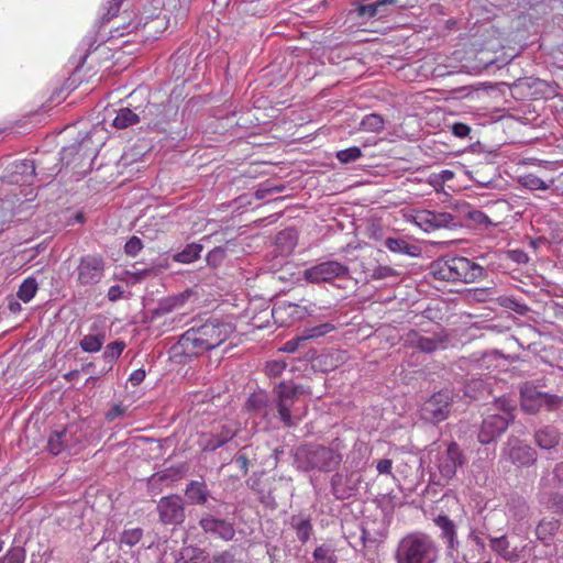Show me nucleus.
Returning a JSON list of instances; mask_svg holds the SVG:
<instances>
[{"mask_svg":"<svg viewBox=\"0 0 563 563\" xmlns=\"http://www.w3.org/2000/svg\"><path fill=\"white\" fill-rule=\"evenodd\" d=\"M234 328L231 323L218 319L192 325L185 331L172 347L175 357L184 356L188 360L198 357L206 352L217 349L232 334Z\"/></svg>","mask_w":563,"mask_h":563,"instance_id":"f257e3e1","label":"nucleus"},{"mask_svg":"<svg viewBox=\"0 0 563 563\" xmlns=\"http://www.w3.org/2000/svg\"><path fill=\"white\" fill-rule=\"evenodd\" d=\"M309 394V387L292 380H283L274 387L273 405L284 427H297L302 420L306 415V406L301 405L300 397Z\"/></svg>","mask_w":563,"mask_h":563,"instance_id":"f03ea898","label":"nucleus"},{"mask_svg":"<svg viewBox=\"0 0 563 563\" xmlns=\"http://www.w3.org/2000/svg\"><path fill=\"white\" fill-rule=\"evenodd\" d=\"M342 461L343 455L338 449L322 444H303L294 452V464L302 472L317 470L329 473L336 470Z\"/></svg>","mask_w":563,"mask_h":563,"instance_id":"7ed1b4c3","label":"nucleus"},{"mask_svg":"<svg viewBox=\"0 0 563 563\" xmlns=\"http://www.w3.org/2000/svg\"><path fill=\"white\" fill-rule=\"evenodd\" d=\"M431 273L439 280L471 284L483 278L485 269L466 257L444 256L431 264Z\"/></svg>","mask_w":563,"mask_h":563,"instance_id":"20e7f679","label":"nucleus"},{"mask_svg":"<svg viewBox=\"0 0 563 563\" xmlns=\"http://www.w3.org/2000/svg\"><path fill=\"white\" fill-rule=\"evenodd\" d=\"M439 549L435 541L421 532L404 537L395 551L397 563H437Z\"/></svg>","mask_w":563,"mask_h":563,"instance_id":"39448f33","label":"nucleus"},{"mask_svg":"<svg viewBox=\"0 0 563 563\" xmlns=\"http://www.w3.org/2000/svg\"><path fill=\"white\" fill-rule=\"evenodd\" d=\"M520 408L527 415H537L541 409L555 412L563 408V396L542 390V386L526 382L519 387Z\"/></svg>","mask_w":563,"mask_h":563,"instance_id":"423d86ee","label":"nucleus"},{"mask_svg":"<svg viewBox=\"0 0 563 563\" xmlns=\"http://www.w3.org/2000/svg\"><path fill=\"white\" fill-rule=\"evenodd\" d=\"M303 278L311 284H332L334 280H350L352 277L349 266L339 261H324L307 268Z\"/></svg>","mask_w":563,"mask_h":563,"instance_id":"0eeeda50","label":"nucleus"},{"mask_svg":"<svg viewBox=\"0 0 563 563\" xmlns=\"http://www.w3.org/2000/svg\"><path fill=\"white\" fill-rule=\"evenodd\" d=\"M454 402L452 390L444 389L434 393L428 398L421 409V418L430 423L437 424L449 418Z\"/></svg>","mask_w":563,"mask_h":563,"instance_id":"6e6552de","label":"nucleus"},{"mask_svg":"<svg viewBox=\"0 0 563 563\" xmlns=\"http://www.w3.org/2000/svg\"><path fill=\"white\" fill-rule=\"evenodd\" d=\"M501 457L518 467H532L537 464L538 452L530 444L510 435L501 449Z\"/></svg>","mask_w":563,"mask_h":563,"instance_id":"1a4fd4ad","label":"nucleus"},{"mask_svg":"<svg viewBox=\"0 0 563 563\" xmlns=\"http://www.w3.org/2000/svg\"><path fill=\"white\" fill-rule=\"evenodd\" d=\"M37 168L38 165L33 159L15 162L12 165L11 173L8 175L9 183L20 185L32 184L33 178L40 174L42 175L41 181H48L60 170L57 164L51 168H40L38 173L36 172Z\"/></svg>","mask_w":563,"mask_h":563,"instance_id":"9d476101","label":"nucleus"},{"mask_svg":"<svg viewBox=\"0 0 563 563\" xmlns=\"http://www.w3.org/2000/svg\"><path fill=\"white\" fill-rule=\"evenodd\" d=\"M156 512L163 526L177 527L186 520L185 501L177 494L162 497L156 505Z\"/></svg>","mask_w":563,"mask_h":563,"instance_id":"9b49d317","label":"nucleus"},{"mask_svg":"<svg viewBox=\"0 0 563 563\" xmlns=\"http://www.w3.org/2000/svg\"><path fill=\"white\" fill-rule=\"evenodd\" d=\"M87 143H90L89 139H84L78 143H74L69 146L63 147L60 151V163L64 166L73 165L74 168H79V173L86 174L90 169L91 162L96 154L92 150H87Z\"/></svg>","mask_w":563,"mask_h":563,"instance_id":"f8f14e48","label":"nucleus"},{"mask_svg":"<svg viewBox=\"0 0 563 563\" xmlns=\"http://www.w3.org/2000/svg\"><path fill=\"white\" fill-rule=\"evenodd\" d=\"M466 455L456 442H450L444 452L439 454L437 467L442 478L450 481L455 477L460 467L466 463Z\"/></svg>","mask_w":563,"mask_h":563,"instance_id":"ddd939ff","label":"nucleus"},{"mask_svg":"<svg viewBox=\"0 0 563 563\" xmlns=\"http://www.w3.org/2000/svg\"><path fill=\"white\" fill-rule=\"evenodd\" d=\"M362 475L358 472H336L330 481L331 493L338 500H345L358 494Z\"/></svg>","mask_w":563,"mask_h":563,"instance_id":"4468645a","label":"nucleus"},{"mask_svg":"<svg viewBox=\"0 0 563 563\" xmlns=\"http://www.w3.org/2000/svg\"><path fill=\"white\" fill-rule=\"evenodd\" d=\"M106 269V262L101 255L88 254L82 256L77 266V280L81 286L98 284Z\"/></svg>","mask_w":563,"mask_h":563,"instance_id":"2eb2a0df","label":"nucleus"},{"mask_svg":"<svg viewBox=\"0 0 563 563\" xmlns=\"http://www.w3.org/2000/svg\"><path fill=\"white\" fill-rule=\"evenodd\" d=\"M510 424L511 417H501L500 413L488 415L479 426L477 433L478 442L484 445L496 442Z\"/></svg>","mask_w":563,"mask_h":563,"instance_id":"dca6fc26","label":"nucleus"},{"mask_svg":"<svg viewBox=\"0 0 563 563\" xmlns=\"http://www.w3.org/2000/svg\"><path fill=\"white\" fill-rule=\"evenodd\" d=\"M205 533L217 536L224 541H232L235 537V522L233 519L221 518L216 514H207L199 520Z\"/></svg>","mask_w":563,"mask_h":563,"instance_id":"f3484780","label":"nucleus"},{"mask_svg":"<svg viewBox=\"0 0 563 563\" xmlns=\"http://www.w3.org/2000/svg\"><path fill=\"white\" fill-rule=\"evenodd\" d=\"M419 224L424 225V230L453 229L462 225L461 219L450 212H437L424 210L418 216Z\"/></svg>","mask_w":563,"mask_h":563,"instance_id":"a211bd4d","label":"nucleus"},{"mask_svg":"<svg viewBox=\"0 0 563 563\" xmlns=\"http://www.w3.org/2000/svg\"><path fill=\"white\" fill-rule=\"evenodd\" d=\"M238 429L232 424H221L213 429L210 433L203 434L201 438V448L205 452H212L223 446L236 435Z\"/></svg>","mask_w":563,"mask_h":563,"instance_id":"6ab92c4d","label":"nucleus"},{"mask_svg":"<svg viewBox=\"0 0 563 563\" xmlns=\"http://www.w3.org/2000/svg\"><path fill=\"white\" fill-rule=\"evenodd\" d=\"M433 522L441 531L440 537L446 544L448 553L453 555L454 552H457L460 547L455 522L444 514L437 516Z\"/></svg>","mask_w":563,"mask_h":563,"instance_id":"aec40b11","label":"nucleus"},{"mask_svg":"<svg viewBox=\"0 0 563 563\" xmlns=\"http://www.w3.org/2000/svg\"><path fill=\"white\" fill-rule=\"evenodd\" d=\"M74 435L73 426L53 431L47 441L48 451L53 455H58L63 451L71 449L78 442V439H74Z\"/></svg>","mask_w":563,"mask_h":563,"instance_id":"412c9836","label":"nucleus"},{"mask_svg":"<svg viewBox=\"0 0 563 563\" xmlns=\"http://www.w3.org/2000/svg\"><path fill=\"white\" fill-rule=\"evenodd\" d=\"M245 407L249 412L267 419L274 410L273 401L271 402L268 395L264 391L253 393L246 400Z\"/></svg>","mask_w":563,"mask_h":563,"instance_id":"4be33fe9","label":"nucleus"},{"mask_svg":"<svg viewBox=\"0 0 563 563\" xmlns=\"http://www.w3.org/2000/svg\"><path fill=\"white\" fill-rule=\"evenodd\" d=\"M544 81L536 77H523L516 79L510 89L519 99L531 98L541 91Z\"/></svg>","mask_w":563,"mask_h":563,"instance_id":"5701e85b","label":"nucleus"},{"mask_svg":"<svg viewBox=\"0 0 563 563\" xmlns=\"http://www.w3.org/2000/svg\"><path fill=\"white\" fill-rule=\"evenodd\" d=\"M184 477V471L180 467L170 466L163 471L154 473L148 478V485L152 489L162 490L163 486L180 481Z\"/></svg>","mask_w":563,"mask_h":563,"instance_id":"b1692460","label":"nucleus"},{"mask_svg":"<svg viewBox=\"0 0 563 563\" xmlns=\"http://www.w3.org/2000/svg\"><path fill=\"white\" fill-rule=\"evenodd\" d=\"M533 439L541 450H551L559 445L561 435L555 427L543 426L534 431Z\"/></svg>","mask_w":563,"mask_h":563,"instance_id":"393cba45","label":"nucleus"},{"mask_svg":"<svg viewBox=\"0 0 563 563\" xmlns=\"http://www.w3.org/2000/svg\"><path fill=\"white\" fill-rule=\"evenodd\" d=\"M492 378H471L465 383L464 396L473 400L484 399L493 391Z\"/></svg>","mask_w":563,"mask_h":563,"instance_id":"a878e982","label":"nucleus"},{"mask_svg":"<svg viewBox=\"0 0 563 563\" xmlns=\"http://www.w3.org/2000/svg\"><path fill=\"white\" fill-rule=\"evenodd\" d=\"M290 527L296 531L297 539L302 543H307L313 532V526L309 515H292L289 518Z\"/></svg>","mask_w":563,"mask_h":563,"instance_id":"bb28decb","label":"nucleus"},{"mask_svg":"<svg viewBox=\"0 0 563 563\" xmlns=\"http://www.w3.org/2000/svg\"><path fill=\"white\" fill-rule=\"evenodd\" d=\"M185 496L191 505H203L207 503L210 492L205 482L190 481L186 486Z\"/></svg>","mask_w":563,"mask_h":563,"instance_id":"cd10ccee","label":"nucleus"},{"mask_svg":"<svg viewBox=\"0 0 563 563\" xmlns=\"http://www.w3.org/2000/svg\"><path fill=\"white\" fill-rule=\"evenodd\" d=\"M175 563H211L209 554L198 547H184L176 558Z\"/></svg>","mask_w":563,"mask_h":563,"instance_id":"c85d7f7f","label":"nucleus"},{"mask_svg":"<svg viewBox=\"0 0 563 563\" xmlns=\"http://www.w3.org/2000/svg\"><path fill=\"white\" fill-rule=\"evenodd\" d=\"M384 244L389 251L394 253L407 254L412 257L419 256L421 253L419 246L410 244L401 238H388L385 240Z\"/></svg>","mask_w":563,"mask_h":563,"instance_id":"c756f323","label":"nucleus"},{"mask_svg":"<svg viewBox=\"0 0 563 563\" xmlns=\"http://www.w3.org/2000/svg\"><path fill=\"white\" fill-rule=\"evenodd\" d=\"M509 514L517 520H522L528 517L530 507L525 497L519 495H511L507 503Z\"/></svg>","mask_w":563,"mask_h":563,"instance_id":"7c9ffc66","label":"nucleus"},{"mask_svg":"<svg viewBox=\"0 0 563 563\" xmlns=\"http://www.w3.org/2000/svg\"><path fill=\"white\" fill-rule=\"evenodd\" d=\"M490 548L494 552H496L498 555H500L506 561H515L517 559V554L511 551L509 541L506 536L501 537H490Z\"/></svg>","mask_w":563,"mask_h":563,"instance_id":"2f4dec72","label":"nucleus"},{"mask_svg":"<svg viewBox=\"0 0 563 563\" xmlns=\"http://www.w3.org/2000/svg\"><path fill=\"white\" fill-rule=\"evenodd\" d=\"M202 245L199 243L187 244L184 250L173 255V260L178 263L189 264L200 257Z\"/></svg>","mask_w":563,"mask_h":563,"instance_id":"473e14b6","label":"nucleus"},{"mask_svg":"<svg viewBox=\"0 0 563 563\" xmlns=\"http://www.w3.org/2000/svg\"><path fill=\"white\" fill-rule=\"evenodd\" d=\"M140 121L139 114H136L130 108H121L117 111V115L113 119L112 125L117 129H126Z\"/></svg>","mask_w":563,"mask_h":563,"instance_id":"72a5a7b5","label":"nucleus"},{"mask_svg":"<svg viewBox=\"0 0 563 563\" xmlns=\"http://www.w3.org/2000/svg\"><path fill=\"white\" fill-rule=\"evenodd\" d=\"M124 349L125 342L121 340L113 341L106 346L101 358L108 365V369L112 367V364L119 358Z\"/></svg>","mask_w":563,"mask_h":563,"instance_id":"f704fd0d","label":"nucleus"},{"mask_svg":"<svg viewBox=\"0 0 563 563\" xmlns=\"http://www.w3.org/2000/svg\"><path fill=\"white\" fill-rule=\"evenodd\" d=\"M298 242L297 232L291 229H285L276 235V244L286 252H291Z\"/></svg>","mask_w":563,"mask_h":563,"instance_id":"c9c22d12","label":"nucleus"},{"mask_svg":"<svg viewBox=\"0 0 563 563\" xmlns=\"http://www.w3.org/2000/svg\"><path fill=\"white\" fill-rule=\"evenodd\" d=\"M104 341L106 335L103 333L87 334L80 340L79 345L84 352L96 353L100 351Z\"/></svg>","mask_w":563,"mask_h":563,"instance_id":"e433bc0d","label":"nucleus"},{"mask_svg":"<svg viewBox=\"0 0 563 563\" xmlns=\"http://www.w3.org/2000/svg\"><path fill=\"white\" fill-rule=\"evenodd\" d=\"M360 128L364 131L379 133L385 128V120L378 113H371L362 119Z\"/></svg>","mask_w":563,"mask_h":563,"instance_id":"4c0bfd02","label":"nucleus"},{"mask_svg":"<svg viewBox=\"0 0 563 563\" xmlns=\"http://www.w3.org/2000/svg\"><path fill=\"white\" fill-rule=\"evenodd\" d=\"M560 528V521L553 520H541L536 529V534L539 540L547 541L549 538L555 534Z\"/></svg>","mask_w":563,"mask_h":563,"instance_id":"58836bf2","label":"nucleus"},{"mask_svg":"<svg viewBox=\"0 0 563 563\" xmlns=\"http://www.w3.org/2000/svg\"><path fill=\"white\" fill-rule=\"evenodd\" d=\"M37 288L36 279L34 277H27L20 285L16 296L22 301L29 302L35 296Z\"/></svg>","mask_w":563,"mask_h":563,"instance_id":"ea45409f","label":"nucleus"},{"mask_svg":"<svg viewBox=\"0 0 563 563\" xmlns=\"http://www.w3.org/2000/svg\"><path fill=\"white\" fill-rule=\"evenodd\" d=\"M355 11L358 18L366 20L385 15V10H380L376 2L369 4L357 3Z\"/></svg>","mask_w":563,"mask_h":563,"instance_id":"a19ab883","label":"nucleus"},{"mask_svg":"<svg viewBox=\"0 0 563 563\" xmlns=\"http://www.w3.org/2000/svg\"><path fill=\"white\" fill-rule=\"evenodd\" d=\"M334 330V325L332 323L325 322L318 325H313L303 330L301 336L305 341L309 339H316Z\"/></svg>","mask_w":563,"mask_h":563,"instance_id":"79ce46f5","label":"nucleus"},{"mask_svg":"<svg viewBox=\"0 0 563 563\" xmlns=\"http://www.w3.org/2000/svg\"><path fill=\"white\" fill-rule=\"evenodd\" d=\"M227 258V247L216 246L206 256L207 265L211 268H217L222 265Z\"/></svg>","mask_w":563,"mask_h":563,"instance_id":"37998d69","label":"nucleus"},{"mask_svg":"<svg viewBox=\"0 0 563 563\" xmlns=\"http://www.w3.org/2000/svg\"><path fill=\"white\" fill-rule=\"evenodd\" d=\"M312 555L317 563H336L334 552L325 544L317 547Z\"/></svg>","mask_w":563,"mask_h":563,"instance_id":"c03bdc74","label":"nucleus"},{"mask_svg":"<svg viewBox=\"0 0 563 563\" xmlns=\"http://www.w3.org/2000/svg\"><path fill=\"white\" fill-rule=\"evenodd\" d=\"M495 407L503 412L500 413L501 417H511V423L514 422L516 405L511 399L507 397L496 398Z\"/></svg>","mask_w":563,"mask_h":563,"instance_id":"a18cd8bd","label":"nucleus"},{"mask_svg":"<svg viewBox=\"0 0 563 563\" xmlns=\"http://www.w3.org/2000/svg\"><path fill=\"white\" fill-rule=\"evenodd\" d=\"M143 537V530L141 528H133L124 530L120 536V542L130 548L137 544Z\"/></svg>","mask_w":563,"mask_h":563,"instance_id":"49530a36","label":"nucleus"},{"mask_svg":"<svg viewBox=\"0 0 563 563\" xmlns=\"http://www.w3.org/2000/svg\"><path fill=\"white\" fill-rule=\"evenodd\" d=\"M25 549L20 545L9 549L7 554L0 559V563H24Z\"/></svg>","mask_w":563,"mask_h":563,"instance_id":"de8ad7c7","label":"nucleus"},{"mask_svg":"<svg viewBox=\"0 0 563 563\" xmlns=\"http://www.w3.org/2000/svg\"><path fill=\"white\" fill-rule=\"evenodd\" d=\"M362 151L357 146H352L346 150L338 151L335 154V157L338 161L342 164H349L357 161L360 157H362Z\"/></svg>","mask_w":563,"mask_h":563,"instance_id":"09e8293b","label":"nucleus"},{"mask_svg":"<svg viewBox=\"0 0 563 563\" xmlns=\"http://www.w3.org/2000/svg\"><path fill=\"white\" fill-rule=\"evenodd\" d=\"M521 184L530 190H545L549 185L536 175H526L521 178Z\"/></svg>","mask_w":563,"mask_h":563,"instance_id":"8fccbe9b","label":"nucleus"},{"mask_svg":"<svg viewBox=\"0 0 563 563\" xmlns=\"http://www.w3.org/2000/svg\"><path fill=\"white\" fill-rule=\"evenodd\" d=\"M440 341L433 338L419 336L416 346L424 353H432L439 347Z\"/></svg>","mask_w":563,"mask_h":563,"instance_id":"3c124183","label":"nucleus"},{"mask_svg":"<svg viewBox=\"0 0 563 563\" xmlns=\"http://www.w3.org/2000/svg\"><path fill=\"white\" fill-rule=\"evenodd\" d=\"M287 364L284 361H269L265 365V373L269 377H278L286 369Z\"/></svg>","mask_w":563,"mask_h":563,"instance_id":"603ef678","label":"nucleus"},{"mask_svg":"<svg viewBox=\"0 0 563 563\" xmlns=\"http://www.w3.org/2000/svg\"><path fill=\"white\" fill-rule=\"evenodd\" d=\"M398 275H399L398 272L396 269H394L393 267L379 265L373 269L371 277L374 280H379V279H385L388 277H396Z\"/></svg>","mask_w":563,"mask_h":563,"instance_id":"864d4df0","label":"nucleus"},{"mask_svg":"<svg viewBox=\"0 0 563 563\" xmlns=\"http://www.w3.org/2000/svg\"><path fill=\"white\" fill-rule=\"evenodd\" d=\"M547 507L553 512L563 514V495L560 493H551L547 501Z\"/></svg>","mask_w":563,"mask_h":563,"instance_id":"5fc2aeb1","label":"nucleus"},{"mask_svg":"<svg viewBox=\"0 0 563 563\" xmlns=\"http://www.w3.org/2000/svg\"><path fill=\"white\" fill-rule=\"evenodd\" d=\"M143 249V242L137 236H132L128 240L124 245V252L126 255L135 256Z\"/></svg>","mask_w":563,"mask_h":563,"instance_id":"6e6d98bb","label":"nucleus"},{"mask_svg":"<svg viewBox=\"0 0 563 563\" xmlns=\"http://www.w3.org/2000/svg\"><path fill=\"white\" fill-rule=\"evenodd\" d=\"M14 217L12 205L0 202V225L11 222Z\"/></svg>","mask_w":563,"mask_h":563,"instance_id":"4d7b16f0","label":"nucleus"},{"mask_svg":"<svg viewBox=\"0 0 563 563\" xmlns=\"http://www.w3.org/2000/svg\"><path fill=\"white\" fill-rule=\"evenodd\" d=\"M467 216L476 224L484 225L486 228L493 225V222L490 221L488 216L479 210H472L467 213Z\"/></svg>","mask_w":563,"mask_h":563,"instance_id":"13d9d810","label":"nucleus"},{"mask_svg":"<svg viewBox=\"0 0 563 563\" xmlns=\"http://www.w3.org/2000/svg\"><path fill=\"white\" fill-rule=\"evenodd\" d=\"M249 446H244L240 450V452L234 456V462L240 466L243 475H246L249 472L250 461L246 454V450Z\"/></svg>","mask_w":563,"mask_h":563,"instance_id":"bf43d9fd","label":"nucleus"},{"mask_svg":"<svg viewBox=\"0 0 563 563\" xmlns=\"http://www.w3.org/2000/svg\"><path fill=\"white\" fill-rule=\"evenodd\" d=\"M507 257L517 264H526L529 262L528 254L520 249L508 250Z\"/></svg>","mask_w":563,"mask_h":563,"instance_id":"052dcab7","label":"nucleus"},{"mask_svg":"<svg viewBox=\"0 0 563 563\" xmlns=\"http://www.w3.org/2000/svg\"><path fill=\"white\" fill-rule=\"evenodd\" d=\"M134 271L129 273L134 282H141L145 279L146 277L153 275L156 273L154 267L143 268L139 269L136 268V264L133 265Z\"/></svg>","mask_w":563,"mask_h":563,"instance_id":"680f3d73","label":"nucleus"},{"mask_svg":"<svg viewBox=\"0 0 563 563\" xmlns=\"http://www.w3.org/2000/svg\"><path fill=\"white\" fill-rule=\"evenodd\" d=\"M451 131L453 135L462 139L470 134L471 128L465 123L456 122L452 125Z\"/></svg>","mask_w":563,"mask_h":563,"instance_id":"e2e57ef3","label":"nucleus"},{"mask_svg":"<svg viewBox=\"0 0 563 563\" xmlns=\"http://www.w3.org/2000/svg\"><path fill=\"white\" fill-rule=\"evenodd\" d=\"M505 306L520 314H523L528 311V307L525 303H521L514 298H507Z\"/></svg>","mask_w":563,"mask_h":563,"instance_id":"0e129e2a","label":"nucleus"},{"mask_svg":"<svg viewBox=\"0 0 563 563\" xmlns=\"http://www.w3.org/2000/svg\"><path fill=\"white\" fill-rule=\"evenodd\" d=\"M125 409H126V408H125L124 406L120 405V404L114 405V406H112V407L108 410V412L106 413V419H107L108 421H113L114 419H117V418H119V417L123 416V415H124V412H125Z\"/></svg>","mask_w":563,"mask_h":563,"instance_id":"69168bd1","label":"nucleus"},{"mask_svg":"<svg viewBox=\"0 0 563 563\" xmlns=\"http://www.w3.org/2000/svg\"><path fill=\"white\" fill-rule=\"evenodd\" d=\"M552 474L553 481L556 483V485L563 488V462H559L554 465Z\"/></svg>","mask_w":563,"mask_h":563,"instance_id":"338daca9","label":"nucleus"},{"mask_svg":"<svg viewBox=\"0 0 563 563\" xmlns=\"http://www.w3.org/2000/svg\"><path fill=\"white\" fill-rule=\"evenodd\" d=\"M213 563H234V555L230 551H223L213 556Z\"/></svg>","mask_w":563,"mask_h":563,"instance_id":"774afa93","label":"nucleus"}]
</instances>
